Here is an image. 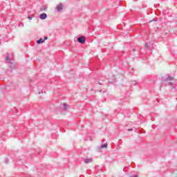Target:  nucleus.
Wrapping results in <instances>:
<instances>
[{"label":"nucleus","instance_id":"1","mask_svg":"<svg viewBox=\"0 0 177 177\" xmlns=\"http://www.w3.org/2000/svg\"><path fill=\"white\" fill-rule=\"evenodd\" d=\"M85 41H86V39L84 36L77 37V42H79V44H85Z\"/></svg>","mask_w":177,"mask_h":177},{"label":"nucleus","instance_id":"2","mask_svg":"<svg viewBox=\"0 0 177 177\" xmlns=\"http://www.w3.org/2000/svg\"><path fill=\"white\" fill-rule=\"evenodd\" d=\"M56 9L57 12H62V10H63V4L59 3L58 6H57Z\"/></svg>","mask_w":177,"mask_h":177},{"label":"nucleus","instance_id":"3","mask_svg":"<svg viewBox=\"0 0 177 177\" xmlns=\"http://www.w3.org/2000/svg\"><path fill=\"white\" fill-rule=\"evenodd\" d=\"M46 17H48V15H46V13H42L40 15V19L41 20H45V19H46Z\"/></svg>","mask_w":177,"mask_h":177},{"label":"nucleus","instance_id":"4","mask_svg":"<svg viewBox=\"0 0 177 177\" xmlns=\"http://www.w3.org/2000/svg\"><path fill=\"white\" fill-rule=\"evenodd\" d=\"M92 161H93L92 158L84 159L85 164H89L90 162H92Z\"/></svg>","mask_w":177,"mask_h":177},{"label":"nucleus","instance_id":"5","mask_svg":"<svg viewBox=\"0 0 177 177\" xmlns=\"http://www.w3.org/2000/svg\"><path fill=\"white\" fill-rule=\"evenodd\" d=\"M99 149H107V143H105L104 145H102L100 147H98Z\"/></svg>","mask_w":177,"mask_h":177},{"label":"nucleus","instance_id":"6","mask_svg":"<svg viewBox=\"0 0 177 177\" xmlns=\"http://www.w3.org/2000/svg\"><path fill=\"white\" fill-rule=\"evenodd\" d=\"M6 63H10V57H9V54H8L7 57H6Z\"/></svg>","mask_w":177,"mask_h":177},{"label":"nucleus","instance_id":"7","mask_svg":"<svg viewBox=\"0 0 177 177\" xmlns=\"http://www.w3.org/2000/svg\"><path fill=\"white\" fill-rule=\"evenodd\" d=\"M44 39H42V38H40L39 39H38L37 41V44H44Z\"/></svg>","mask_w":177,"mask_h":177},{"label":"nucleus","instance_id":"8","mask_svg":"<svg viewBox=\"0 0 177 177\" xmlns=\"http://www.w3.org/2000/svg\"><path fill=\"white\" fill-rule=\"evenodd\" d=\"M46 9H47L46 6H43L41 8V12H44V11H45V10H46Z\"/></svg>","mask_w":177,"mask_h":177},{"label":"nucleus","instance_id":"9","mask_svg":"<svg viewBox=\"0 0 177 177\" xmlns=\"http://www.w3.org/2000/svg\"><path fill=\"white\" fill-rule=\"evenodd\" d=\"M145 48H147V49H149L150 48V43H147L145 44Z\"/></svg>","mask_w":177,"mask_h":177},{"label":"nucleus","instance_id":"10","mask_svg":"<svg viewBox=\"0 0 177 177\" xmlns=\"http://www.w3.org/2000/svg\"><path fill=\"white\" fill-rule=\"evenodd\" d=\"M167 80H169V81L174 80V77L172 76H169Z\"/></svg>","mask_w":177,"mask_h":177},{"label":"nucleus","instance_id":"11","mask_svg":"<svg viewBox=\"0 0 177 177\" xmlns=\"http://www.w3.org/2000/svg\"><path fill=\"white\" fill-rule=\"evenodd\" d=\"M169 85H170V86H172L173 85H175V84H174V82H170L169 83Z\"/></svg>","mask_w":177,"mask_h":177},{"label":"nucleus","instance_id":"12","mask_svg":"<svg viewBox=\"0 0 177 177\" xmlns=\"http://www.w3.org/2000/svg\"><path fill=\"white\" fill-rule=\"evenodd\" d=\"M28 19L29 20H32V17L28 16Z\"/></svg>","mask_w":177,"mask_h":177},{"label":"nucleus","instance_id":"13","mask_svg":"<svg viewBox=\"0 0 177 177\" xmlns=\"http://www.w3.org/2000/svg\"><path fill=\"white\" fill-rule=\"evenodd\" d=\"M46 39H48V37H45L44 39H43V41H46Z\"/></svg>","mask_w":177,"mask_h":177},{"label":"nucleus","instance_id":"14","mask_svg":"<svg viewBox=\"0 0 177 177\" xmlns=\"http://www.w3.org/2000/svg\"><path fill=\"white\" fill-rule=\"evenodd\" d=\"M63 106H64V107H65V108H66V106H67V104H63Z\"/></svg>","mask_w":177,"mask_h":177},{"label":"nucleus","instance_id":"15","mask_svg":"<svg viewBox=\"0 0 177 177\" xmlns=\"http://www.w3.org/2000/svg\"><path fill=\"white\" fill-rule=\"evenodd\" d=\"M128 131H133V129H129Z\"/></svg>","mask_w":177,"mask_h":177},{"label":"nucleus","instance_id":"16","mask_svg":"<svg viewBox=\"0 0 177 177\" xmlns=\"http://www.w3.org/2000/svg\"><path fill=\"white\" fill-rule=\"evenodd\" d=\"M99 85H102V83L101 82H98Z\"/></svg>","mask_w":177,"mask_h":177},{"label":"nucleus","instance_id":"17","mask_svg":"<svg viewBox=\"0 0 177 177\" xmlns=\"http://www.w3.org/2000/svg\"><path fill=\"white\" fill-rule=\"evenodd\" d=\"M174 82H176V80H174Z\"/></svg>","mask_w":177,"mask_h":177},{"label":"nucleus","instance_id":"18","mask_svg":"<svg viewBox=\"0 0 177 177\" xmlns=\"http://www.w3.org/2000/svg\"><path fill=\"white\" fill-rule=\"evenodd\" d=\"M6 162H8V160H6Z\"/></svg>","mask_w":177,"mask_h":177},{"label":"nucleus","instance_id":"19","mask_svg":"<svg viewBox=\"0 0 177 177\" xmlns=\"http://www.w3.org/2000/svg\"><path fill=\"white\" fill-rule=\"evenodd\" d=\"M133 52H135V49L133 50Z\"/></svg>","mask_w":177,"mask_h":177},{"label":"nucleus","instance_id":"20","mask_svg":"<svg viewBox=\"0 0 177 177\" xmlns=\"http://www.w3.org/2000/svg\"><path fill=\"white\" fill-rule=\"evenodd\" d=\"M100 92H102V91H100Z\"/></svg>","mask_w":177,"mask_h":177}]
</instances>
